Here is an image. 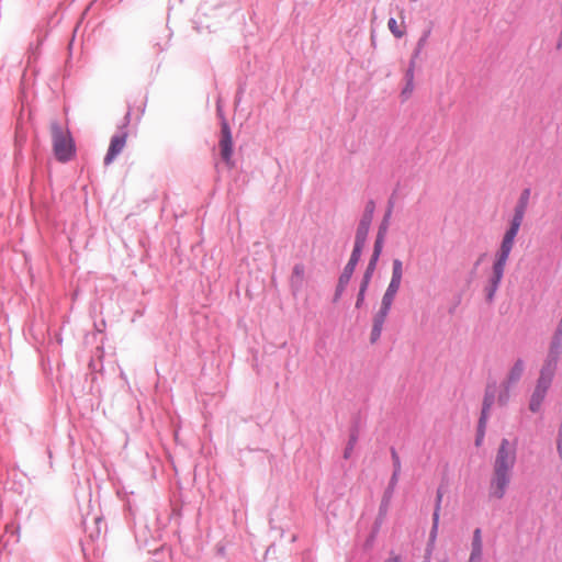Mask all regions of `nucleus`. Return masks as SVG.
I'll return each instance as SVG.
<instances>
[{
    "label": "nucleus",
    "instance_id": "nucleus-1",
    "mask_svg": "<svg viewBox=\"0 0 562 562\" xmlns=\"http://www.w3.org/2000/svg\"><path fill=\"white\" fill-rule=\"evenodd\" d=\"M521 224L512 221L510 227L506 231L499 250L496 254V261L493 265V277L491 279L490 296L497 290L504 274L505 266L514 247L515 237L518 234Z\"/></svg>",
    "mask_w": 562,
    "mask_h": 562
},
{
    "label": "nucleus",
    "instance_id": "nucleus-2",
    "mask_svg": "<svg viewBox=\"0 0 562 562\" xmlns=\"http://www.w3.org/2000/svg\"><path fill=\"white\" fill-rule=\"evenodd\" d=\"M50 132L56 158L61 162L70 160L75 154V145L69 132L56 121L50 123Z\"/></svg>",
    "mask_w": 562,
    "mask_h": 562
},
{
    "label": "nucleus",
    "instance_id": "nucleus-3",
    "mask_svg": "<svg viewBox=\"0 0 562 562\" xmlns=\"http://www.w3.org/2000/svg\"><path fill=\"white\" fill-rule=\"evenodd\" d=\"M516 462V447L503 439L496 453L493 470L512 473Z\"/></svg>",
    "mask_w": 562,
    "mask_h": 562
},
{
    "label": "nucleus",
    "instance_id": "nucleus-4",
    "mask_svg": "<svg viewBox=\"0 0 562 562\" xmlns=\"http://www.w3.org/2000/svg\"><path fill=\"white\" fill-rule=\"evenodd\" d=\"M553 376H554V374L540 371L539 379L537 381L535 391H533V393L530 397V402H529V409L532 413H537L540 411L541 405L547 395V392L552 383Z\"/></svg>",
    "mask_w": 562,
    "mask_h": 562
},
{
    "label": "nucleus",
    "instance_id": "nucleus-5",
    "mask_svg": "<svg viewBox=\"0 0 562 562\" xmlns=\"http://www.w3.org/2000/svg\"><path fill=\"white\" fill-rule=\"evenodd\" d=\"M562 353V328H558L550 342L547 359L541 371L555 374L557 366Z\"/></svg>",
    "mask_w": 562,
    "mask_h": 562
},
{
    "label": "nucleus",
    "instance_id": "nucleus-6",
    "mask_svg": "<svg viewBox=\"0 0 562 562\" xmlns=\"http://www.w3.org/2000/svg\"><path fill=\"white\" fill-rule=\"evenodd\" d=\"M512 481V473L493 470L488 493L494 499H502Z\"/></svg>",
    "mask_w": 562,
    "mask_h": 562
},
{
    "label": "nucleus",
    "instance_id": "nucleus-7",
    "mask_svg": "<svg viewBox=\"0 0 562 562\" xmlns=\"http://www.w3.org/2000/svg\"><path fill=\"white\" fill-rule=\"evenodd\" d=\"M524 370H525V363L521 359H518L515 361V363L513 364V367L509 369L508 373H507V376H506V380L504 381L503 383V386L505 389V393L504 394H501L499 397H498V402L504 405L506 404L507 400H508V390L512 385L516 384L522 373H524Z\"/></svg>",
    "mask_w": 562,
    "mask_h": 562
},
{
    "label": "nucleus",
    "instance_id": "nucleus-8",
    "mask_svg": "<svg viewBox=\"0 0 562 562\" xmlns=\"http://www.w3.org/2000/svg\"><path fill=\"white\" fill-rule=\"evenodd\" d=\"M126 142H127L126 133L116 134L111 138L108 153L104 157V164L106 166L112 164L113 160L116 158V156L123 151V149L126 145Z\"/></svg>",
    "mask_w": 562,
    "mask_h": 562
},
{
    "label": "nucleus",
    "instance_id": "nucleus-9",
    "mask_svg": "<svg viewBox=\"0 0 562 562\" xmlns=\"http://www.w3.org/2000/svg\"><path fill=\"white\" fill-rule=\"evenodd\" d=\"M220 148L221 156L226 161L229 162L233 154V139L229 126L226 122L222 124V133H221Z\"/></svg>",
    "mask_w": 562,
    "mask_h": 562
},
{
    "label": "nucleus",
    "instance_id": "nucleus-10",
    "mask_svg": "<svg viewBox=\"0 0 562 562\" xmlns=\"http://www.w3.org/2000/svg\"><path fill=\"white\" fill-rule=\"evenodd\" d=\"M361 250L355 249L352 250V254L350 256V259L348 263L346 265L338 282V290H344L345 285L349 282L355 268L360 259Z\"/></svg>",
    "mask_w": 562,
    "mask_h": 562
},
{
    "label": "nucleus",
    "instance_id": "nucleus-11",
    "mask_svg": "<svg viewBox=\"0 0 562 562\" xmlns=\"http://www.w3.org/2000/svg\"><path fill=\"white\" fill-rule=\"evenodd\" d=\"M483 554V541L481 529L476 528L473 531V539L471 546V554L468 562H481Z\"/></svg>",
    "mask_w": 562,
    "mask_h": 562
},
{
    "label": "nucleus",
    "instance_id": "nucleus-12",
    "mask_svg": "<svg viewBox=\"0 0 562 562\" xmlns=\"http://www.w3.org/2000/svg\"><path fill=\"white\" fill-rule=\"evenodd\" d=\"M529 196H530V190L525 189L520 194L517 205L515 206V213H514L512 221H515L520 224L522 223L525 213H526V210L528 206V202H529Z\"/></svg>",
    "mask_w": 562,
    "mask_h": 562
},
{
    "label": "nucleus",
    "instance_id": "nucleus-13",
    "mask_svg": "<svg viewBox=\"0 0 562 562\" xmlns=\"http://www.w3.org/2000/svg\"><path fill=\"white\" fill-rule=\"evenodd\" d=\"M305 280V267L303 263H296L293 267L292 274L290 278L291 285L299 289Z\"/></svg>",
    "mask_w": 562,
    "mask_h": 562
},
{
    "label": "nucleus",
    "instance_id": "nucleus-14",
    "mask_svg": "<svg viewBox=\"0 0 562 562\" xmlns=\"http://www.w3.org/2000/svg\"><path fill=\"white\" fill-rule=\"evenodd\" d=\"M387 26L396 38H401L405 35V25L403 21L398 23L394 18H391L387 22Z\"/></svg>",
    "mask_w": 562,
    "mask_h": 562
},
{
    "label": "nucleus",
    "instance_id": "nucleus-15",
    "mask_svg": "<svg viewBox=\"0 0 562 562\" xmlns=\"http://www.w3.org/2000/svg\"><path fill=\"white\" fill-rule=\"evenodd\" d=\"M368 233H369L368 227H364L361 225L358 226L357 234H356V240H355V247H353L355 249L362 251Z\"/></svg>",
    "mask_w": 562,
    "mask_h": 562
},
{
    "label": "nucleus",
    "instance_id": "nucleus-16",
    "mask_svg": "<svg viewBox=\"0 0 562 562\" xmlns=\"http://www.w3.org/2000/svg\"><path fill=\"white\" fill-rule=\"evenodd\" d=\"M492 405V400L490 397H485L484 400V404H483V409H482V416H481V419H480V428H481V434L477 436L476 438V445L479 446L481 443V440L483 438V425L487 418V414H488V409Z\"/></svg>",
    "mask_w": 562,
    "mask_h": 562
},
{
    "label": "nucleus",
    "instance_id": "nucleus-17",
    "mask_svg": "<svg viewBox=\"0 0 562 562\" xmlns=\"http://www.w3.org/2000/svg\"><path fill=\"white\" fill-rule=\"evenodd\" d=\"M390 214H391V211H389L387 214L385 215L384 224L381 226L378 238L374 244V251H373L372 256H374L375 258H379L381 249H382L383 233L386 229V222H387V217L390 216Z\"/></svg>",
    "mask_w": 562,
    "mask_h": 562
},
{
    "label": "nucleus",
    "instance_id": "nucleus-18",
    "mask_svg": "<svg viewBox=\"0 0 562 562\" xmlns=\"http://www.w3.org/2000/svg\"><path fill=\"white\" fill-rule=\"evenodd\" d=\"M393 279H400L403 278V263L400 259H394L392 262V277Z\"/></svg>",
    "mask_w": 562,
    "mask_h": 562
},
{
    "label": "nucleus",
    "instance_id": "nucleus-19",
    "mask_svg": "<svg viewBox=\"0 0 562 562\" xmlns=\"http://www.w3.org/2000/svg\"><path fill=\"white\" fill-rule=\"evenodd\" d=\"M389 311L390 310L384 308V307L381 306L380 311L374 316L373 325H376L378 327H383V324H384V322L386 319Z\"/></svg>",
    "mask_w": 562,
    "mask_h": 562
},
{
    "label": "nucleus",
    "instance_id": "nucleus-20",
    "mask_svg": "<svg viewBox=\"0 0 562 562\" xmlns=\"http://www.w3.org/2000/svg\"><path fill=\"white\" fill-rule=\"evenodd\" d=\"M432 528L430 532V540L434 541L437 536L438 525H439V505L435 509L434 518H432Z\"/></svg>",
    "mask_w": 562,
    "mask_h": 562
},
{
    "label": "nucleus",
    "instance_id": "nucleus-21",
    "mask_svg": "<svg viewBox=\"0 0 562 562\" xmlns=\"http://www.w3.org/2000/svg\"><path fill=\"white\" fill-rule=\"evenodd\" d=\"M368 283H369V273H366L364 278H363V282H362L360 291H359V294H358V300L356 303L357 307H359L360 304L363 302V296H364V292L368 286Z\"/></svg>",
    "mask_w": 562,
    "mask_h": 562
},
{
    "label": "nucleus",
    "instance_id": "nucleus-22",
    "mask_svg": "<svg viewBox=\"0 0 562 562\" xmlns=\"http://www.w3.org/2000/svg\"><path fill=\"white\" fill-rule=\"evenodd\" d=\"M395 295H396L395 293L390 292V291L386 290L384 295H383L381 306L384 307V308L390 310L391 305H392V303L394 301Z\"/></svg>",
    "mask_w": 562,
    "mask_h": 562
},
{
    "label": "nucleus",
    "instance_id": "nucleus-23",
    "mask_svg": "<svg viewBox=\"0 0 562 562\" xmlns=\"http://www.w3.org/2000/svg\"><path fill=\"white\" fill-rule=\"evenodd\" d=\"M401 283H402V280L391 278V281H390L386 290L396 294L401 288Z\"/></svg>",
    "mask_w": 562,
    "mask_h": 562
},
{
    "label": "nucleus",
    "instance_id": "nucleus-24",
    "mask_svg": "<svg viewBox=\"0 0 562 562\" xmlns=\"http://www.w3.org/2000/svg\"><path fill=\"white\" fill-rule=\"evenodd\" d=\"M413 90H414V82H412V80H407L406 86L402 91V97H404L405 100L408 99L409 95L412 94Z\"/></svg>",
    "mask_w": 562,
    "mask_h": 562
},
{
    "label": "nucleus",
    "instance_id": "nucleus-25",
    "mask_svg": "<svg viewBox=\"0 0 562 562\" xmlns=\"http://www.w3.org/2000/svg\"><path fill=\"white\" fill-rule=\"evenodd\" d=\"M382 328L383 327H378L376 325L372 326V331H371V341L372 342H375L380 338Z\"/></svg>",
    "mask_w": 562,
    "mask_h": 562
},
{
    "label": "nucleus",
    "instance_id": "nucleus-26",
    "mask_svg": "<svg viewBox=\"0 0 562 562\" xmlns=\"http://www.w3.org/2000/svg\"><path fill=\"white\" fill-rule=\"evenodd\" d=\"M372 221V214L371 212L363 215L362 220L360 221L359 225L370 228Z\"/></svg>",
    "mask_w": 562,
    "mask_h": 562
},
{
    "label": "nucleus",
    "instance_id": "nucleus-27",
    "mask_svg": "<svg viewBox=\"0 0 562 562\" xmlns=\"http://www.w3.org/2000/svg\"><path fill=\"white\" fill-rule=\"evenodd\" d=\"M379 258H375L374 256H372L369 265H368V268H367V271L366 273H369V278L371 277V273L372 271L374 270L375 268V265H376V261H378Z\"/></svg>",
    "mask_w": 562,
    "mask_h": 562
},
{
    "label": "nucleus",
    "instance_id": "nucleus-28",
    "mask_svg": "<svg viewBox=\"0 0 562 562\" xmlns=\"http://www.w3.org/2000/svg\"><path fill=\"white\" fill-rule=\"evenodd\" d=\"M392 457H393V461H394L395 471L400 472V470H401V461H400V458H398V456L396 454L395 451H393Z\"/></svg>",
    "mask_w": 562,
    "mask_h": 562
},
{
    "label": "nucleus",
    "instance_id": "nucleus-29",
    "mask_svg": "<svg viewBox=\"0 0 562 562\" xmlns=\"http://www.w3.org/2000/svg\"><path fill=\"white\" fill-rule=\"evenodd\" d=\"M407 80H412L414 82V61H411V66L406 72Z\"/></svg>",
    "mask_w": 562,
    "mask_h": 562
},
{
    "label": "nucleus",
    "instance_id": "nucleus-30",
    "mask_svg": "<svg viewBox=\"0 0 562 562\" xmlns=\"http://www.w3.org/2000/svg\"><path fill=\"white\" fill-rule=\"evenodd\" d=\"M426 38H427V35H425L423 38H420V40L418 41V49H420V48L424 46V44H425V42H426ZM418 52H419V50H417V52H416L415 56H417V55H418Z\"/></svg>",
    "mask_w": 562,
    "mask_h": 562
},
{
    "label": "nucleus",
    "instance_id": "nucleus-31",
    "mask_svg": "<svg viewBox=\"0 0 562 562\" xmlns=\"http://www.w3.org/2000/svg\"><path fill=\"white\" fill-rule=\"evenodd\" d=\"M385 562H400V559L396 555H391Z\"/></svg>",
    "mask_w": 562,
    "mask_h": 562
},
{
    "label": "nucleus",
    "instance_id": "nucleus-32",
    "mask_svg": "<svg viewBox=\"0 0 562 562\" xmlns=\"http://www.w3.org/2000/svg\"><path fill=\"white\" fill-rule=\"evenodd\" d=\"M397 474H398V472H396V471L394 470V473H393V476H392V483H395V482H396V480H397Z\"/></svg>",
    "mask_w": 562,
    "mask_h": 562
},
{
    "label": "nucleus",
    "instance_id": "nucleus-33",
    "mask_svg": "<svg viewBox=\"0 0 562 562\" xmlns=\"http://www.w3.org/2000/svg\"><path fill=\"white\" fill-rule=\"evenodd\" d=\"M348 454H350V451H348V450H347V451L345 452V457H346V458H348Z\"/></svg>",
    "mask_w": 562,
    "mask_h": 562
},
{
    "label": "nucleus",
    "instance_id": "nucleus-34",
    "mask_svg": "<svg viewBox=\"0 0 562 562\" xmlns=\"http://www.w3.org/2000/svg\"><path fill=\"white\" fill-rule=\"evenodd\" d=\"M559 328H562V319H561V323H560V325H559Z\"/></svg>",
    "mask_w": 562,
    "mask_h": 562
}]
</instances>
